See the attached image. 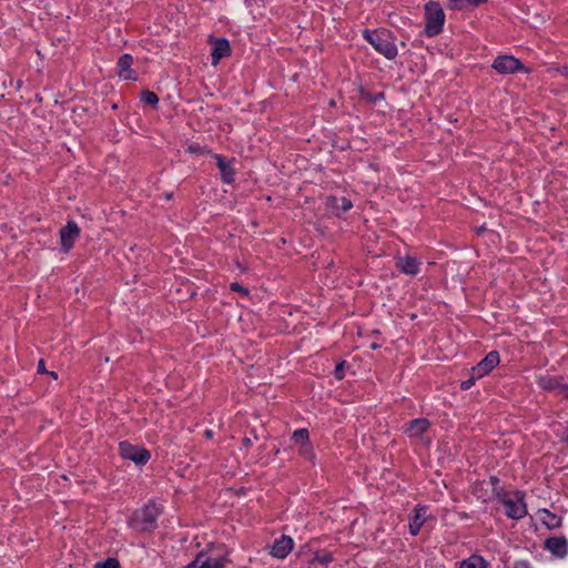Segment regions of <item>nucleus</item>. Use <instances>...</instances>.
Segmentation results:
<instances>
[{
  "label": "nucleus",
  "instance_id": "nucleus-1",
  "mask_svg": "<svg viewBox=\"0 0 568 568\" xmlns=\"http://www.w3.org/2000/svg\"><path fill=\"white\" fill-rule=\"evenodd\" d=\"M363 38L387 60H394L398 50L395 44L394 34L386 29H364L362 32Z\"/></svg>",
  "mask_w": 568,
  "mask_h": 568
},
{
  "label": "nucleus",
  "instance_id": "nucleus-2",
  "mask_svg": "<svg viewBox=\"0 0 568 568\" xmlns=\"http://www.w3.org/2000/svg\"><path fill=\"white\" fill-rule=\"evenodd\" d=\"M161 509L151 500L138 509L129 520V526L139 532H151L158 528Z\"/></svg>",
  "mask_w": 568,
  "mask_h": 568
},
{
  "label": "nucleus",
  "instance_id": "nucleus-3",
  "mask_svg": "<svg viewBox=\"0 0 568 568\" xmlns=\"http://www.w3.org/2000/svg\"><path fill=\"white\" fill-rule=\"evenodd\" d=\"M425 27L424 34L428 38L438 36L444 28L445 12L440 4L435 1H429L425 4Z\"/></svg>",
  "mask_w": 568,
  "mask_h": 568
},
{
  "label": "nucleus",
  "instance_id": "nucleus-4",
  "mask_svg": "<svg viewBox=\"0 0 568 568\" xmlns=\"http://www.w3.org/2000/svg\"><path fill=\"white\" fill-rule=\"evenodd\" d=\"M497 500L506 508L505 514L510 519L519 520L527 515L525 494L520 490L505 491Z\"/></svg>",
  "mask_w": 568,
  "mask_h": 568
},
{
  "label": "nucleus",
  "instance_id": "nucleus-5",
  "mask_svg": "<svg viewBox=\"0 0 568 568\" xmlns=\"http://www.w3.org/2000/svg\"><path fill=\"white\" fill-rule=\"evenodd\" d=\"M119 455L136 466H144L151 459V453L143 446L133 445L128 440L119 443Z\"/></svg>",
  "mask_w": 568,
  "mask_h": 568
},
{
  "label": "nucleus",
  "instance_id": "nucleus-6",
  "mask_svg": "<svg viewBox=\"0 0 568 568\" xmlns=\"http://www.w3.org/2000/svg\"><path fill=\"white\" fill-rule=\"evenodd\" d=\"M491 68L499 74H514L517 72H527V68L523 62L514 55H498L493 61Z\"/></svg>",
  "mask_w": 568,
  "mask_h": 568
},
{
  "label": "nucleus",
  "instance_id": "nucleus-7",
  "mask_svg": "<svg viewBox=\"0 0 568 568\" xmlns=\"http://www.w3.org/2000/svg\"><path fill=\"white\" fill-rule=\"evenodd\" d=\"M536 384L542 390L555 392L568 399V384L562 383L561 376L540 374L536 376Z\"/></svg>",
  "mask_w": 568,
  "mask_h": 568
},
{
  "label": "nucleus",
  "instance_id": "nucleus-8",
  "mask_svg": "<svg viewBox=\"0 0 568 568\" xmlns=\"http://www.w3.org/2000/svg\"><path fill=\"white\" fill-rule=\"evenodd\" d=\"M80 233V227L73 220L68 221L67 224L60 229L59 234L61 250L64 253H68L74 246V243L79 239Z\"/></svg>",
  "mask_w": 568,
  "mask_h": 568
},
{
  "label": "nucleus",
  "instance_id": "nucleus-9",
  "mask_svg": "<svg viewBox=\"0 0 568 568\" xmlns=\"http://www.w3.org/2000/svg\"><path fill=\"white\" fill-rule=\"evenodd\" d=\"M215 160L216 166L220 170L221 180L224 184H232L235 181L236 171L233 166L235 163V159L232 158L227 160L222 154L214 153L212 154Z\"/></svg>",
  "mask_w": 568,
  "mask_h": 568
},
{
  "label": "nucleus",
  "instance_id": "nucleus-10",
  "mask_svg": "<svg viewBox=\"0 0 568 568\" xmlns=\"http://www.w3.org/2000/svg\"><path fill=\"white\" fill-rule=\"evenodd\" d=\"M544 549L552 556L564 559L568 555V539L565 536H552L545 540Z\"/></svg>",
  "mask_w": 568,
  "mask_h": 568
},
{
  "label": "nucleus",
  "instance_id": "nucleus-11",
  "mask_svg": "<svg viewBox=\"0 0 568 568\" xmlns=\"http://www.w3.org/2000/svg\"><path fill=\"white\" fill-rule=\"evenodd\" d=\"M500 362L497 351H490L476 366L471 368L475 377H484L488 375Z\"/></svg>",
  "mask_w": 568,
  "mask_h": 568
},
{
  "label": "nucleus",
  "instance_id": "nucleus-12",
  "mask_svg": "<svg viewBox=\"0 0 568 568\" xmlns=\"http://www.w3.org/2000/svg\"><path fill=\"white\" fill-rule=\"evenodd\" d=\"M420 260L412 255L397 256L395 260L396 268L409 276H416L420 272Z\"/></svg>",
  "mask_w": 568,
  "mask_h": 568
},
{
  "label": "nucleus",
  "instance_id": "nucleus-13",
  "mask_svg": "<svg viewBox=\"0 0 568 568\" xmlns=\"http://www.w3.org/2000/svg\"><path fill=\"white\" fill-rule=\"evenodd\" d=\"M133 57L130 53H123L119 57L116 68L118 74L123 80L136 81L138 72L132 69Z\"/></svg>",
  "mask_w": 568,
  "mask_h": 568
},
{
  "label": "nucleus",
  "instance_id": "nucleus-14",
  "mask_svg": "<svg viewBox=\"0 0 568 568\" xmlns=\"http://www.w3.org/2000/svg\"><path fill=\"white\" fill-rule=\"evenodd\" d=\"M294 547V540L291 536L282 535L275 539L270 554L277 559H284L292 551Z\"/></svg>",
  "mask_w": 568,
  "mask_h": 568
},
{
  "label": "nucleus",
  "instance_id": "nucleus-15",
  "mask_svg": "<svg viewBox=\"0 0 568 568\" xmlns=\"http://www.w3.org/2000/svg\"><path fill=\"white\" fill-rule=\"evenodd\" d=\"M231 45L226 38H216L212 42L211 61L216 65L222 59L231 55Z\"/></svg>",
  "mask_w": 568,
  "mask_h": 568
},
{
  "label": "nucleus",
  "instance_id": "nucleus-16",
  "mask_svg": "<svg viewBox=\"0 0 568 568\" xmlns=\"http://www.w3.org/2000/svg\"><path fill=\"white\" fill-rule=\"evenodd\" d=\"M194 559H199V568H225L226 565L231 562L227 554L217 557H209L204 550L200 551Z\"/></svg>",
  "mask_w": 568,
  "mask_h": 568
},
{
  "label": "nucleus",
  "instance_id": "nucleus-17",
  "mask_svg": "<svg viewBox=\"0 0 568 568\" xmlns=\"http://www.w3.org/2000/svg\"><path fill=\"white\" fill-rule=\"evenodd\" d=\"M429 426L430 423L427 418H415L408 423L405 433L410 438H420L428 430Z\"/></svg>",
  "mask_w": 568,
  "mask_h": 568
},
{
  "label": "nucleus",
  "instance_id": "nucleus-18",
  "mask_svg": "<svg viewBox=\"0 0 568 568\" xmlns=\"http://www.w3.org/2000/svg\"><path fill=\"white\" fill-rule=\"evenodd\" d=\"M425 515H426V507L417 505L414 508V515L409 519V525H408L409 534L412 536H417L419 534L420 528L425 523Z\"/></svg>",
  "mask_w": 568,
  "mask_h": 568
},
{
  "label": "nucleus",
  "instance_id": "nucleus-19",
  "mask_svg": "<svg viewBox=\"0 0 568 568\" xmlns=\"http://www.w3.org/2000/svg\"><path fill=\"white\" fill-rule=\"evenodd\" d=\"M537 515L541 524L549 530L557 529L562 525V518L546 508L539 509Z\"/></svg>",
  "mask_w": 568,
  "mask_h": 568
},
{
  "label": "nucleus",
  "instance_id": "nucleus-20",
  "mask_svg": "<svg viewBox=\"0 0 568 568\" xmlns=\"http://www.w3.org/2000/svg\"><path fill=\"white\" fill-rule=\"evenodd\" d=\"M328 205L334 210L336 216H341L353 207V203L349 199L345 196L337 197L335 195L328 197Z\"/></svg>",
  "mask_w": 568,
  "mask_h": 568
},
{
  "label": "nucleus",
  "instance_id": "nucleus-21",
  "mask_svg": "<svg viewBox=\"0 0 568 568\" xmlns=\"http://www.w3.org/2000/svg\"><path fill=\"white\" fill-rule=\"evenodd\" d=\"M487 561L479 555H471L467 559H464L459 568H487Z\"/></svg>",
  "mask_w": 568,
  "mask_h": 568
},
{
  "label": "nucleus",
  "instance_id": "nucleus-22",
  "mask_svg": "<svg viewBox=\"0 0 568 568\" xmlns=\"http://www.w3.org/2000/svg\"><path fill=\"white\" fill-rule=\"evenodd\" d=\"M291 440L296 445L297 447L301 445H304L310 440V432L307 428H298L295 429L291 436Z\"/></svg>",
  "mask_w": 568,
  "mask_h": 568
},
{
  "label": "nucleus",
  "instance_id": "nucleus-23",
  "mask_svg": "<svg viewBox=\"0 0 568 568\" xmlns=\"http://www.w3.org/2000/svg\"><path fill=\"white\" fill-rule=\"evenodd\" d=\"M297 453L303 458L310 460L313 465L315 464V452L311 442L297 447Z\"/></svg>",
  "mask_w": 568,
  "mask_h": 568
},
{
  "label": "nucleus",
  "instance_id": "nucleus-24",
  "mask_svg": "<svg viewBox=\"0 0 568 568\" xmlns=\"http://www.w3.org/2000/svg\"><path fill=\"white\" fill-rule=\"evenodd\" d=\"M361 98L367 103L376 104L385 99V94L384 92H369L366 90H361Z\"/></svg>",
  "mask_w": 568,
  "mask_h": 568
},
{
  "label": "nucleus",
  "instance_id": "nucleus-25",
  "mask_svg": "<svg viewBox=\"0 0 568 568\" xmlns=\"http://www.w3.org/2000/svg\"><path fill=\"white\" fill-rule=\"evenodd\" d=\"M140 100L143 103L151 105L153 108H156L159 104V101H160L158 94H155L154 92L149 91V90L141 91Z\"/></svg>",
  "mask_w": 568,
  "mask_h": 568
},
{
  "label": "nucleus",
  "instance_id": "nucleus-26",
  "mask_svg": "<svg viewBox=\"0 0 568 568\" xmlns=\"http://www.w3.org/2000/svg\"><path fill=\"white\" fill-rule=\"evenodd\" d=\"M447 8L449 10L466 11L474 8L469 0H448Z\"/></svg>",
  "mask_w": 568,
  "mask_h": 568
},
{
  "label": "nucleus",
  "instance_id": "nucleus-27",
  "mask_svg": "<svg viewBox=\"0 0 568 568\" xmlns=\"http://www.w3.org/2000/svg\"><path fill=\"white\" fill-rule=\"evenodd\" d=\"M334 560L332 552L323 551L316 552L315 556L310 560V564L318 562L321 565L327 566Z\"/></svg>",
  "mask_w": 568,
  "mask_h": 568
},
{
  "label": "nucleus",
  "instance_id": "nucleus-28",
  "mask_svg": "<svg viewBox=\"0 0 568 568\" xmlns=\"http://www.w3.org/2000/svg\"><path fill=\"white\" fill-rule=\"evenodd\" d=\"M346 367H348V363L344 359L336 364L333 375L337 381H343L345 378Z\"/></svg>",
  "mask_w": 568,
  "mask_h": 568
},
{
  "label": "nucleus",
  "instance_id": "nucleus-29",
  "mask_svg": "<svg viewBox=\"0 0 568 568\" xmlns=\"http://www.w3.org/2000/svg\"><path fill=\"white\" fill-rule=\"evenodd\" d=\"M489 483L491 485L494 498L499 499L500 494H505V491H506L500 488L499 478L497 476H490Z\"/></svg>",
  "mask_w": 568,
  "mask_h": 568
},
{
  "label": "nucleus",
  "instance_id": "nucleus-30",
  "mask_svg": "<svg viewBox=\"0 0 568 568\" xmlns=\"http://www.w3.org/2000/svg\"><path fill=\"white\" fill-rule=\"evenodd\" d=\"M94 568H120V562L116 558H106L103 561H98Z\"/></svg>",
  "mask_w": 568,
  "mask_h": 568
},
{
  "label": "nucleus",
  "instance_id": "nucleus-31",
  "mask_svg": "<svg viewBox=\"0 0 568 568\" xmlns=\"http://www.w3.org/2000/svg\"><path fill=\"white\" fill-rule=\"evenodd\" d=\"M186 151L191 154H196V155H201V154H210L211 151L205 148V146H202L200 145L199 143H191Z\"/></svg>",
  "mask_w": 568,
  "mask_h": 568
},
{
  "label": "nucleus",
  "instance_id": "nucleus-32",
  "mask_svg": "<svg viewBox=\"0 0 568 568\" xmlns=\"http://www.w3.org/2000/svg\"><path fill=\"white\" fill-rule=\"evenodd\" d=\"M477 379H479V377H475V374L471 372V376L460 383V389H470Z\"/></svg>",
  "mask_w": 568,
  "mask_h": 568
},
{
  "label": "nucleus",
  "instance_id": "nucleus-33",
  "mask_svg": "<svg viewBox=\"0 0 568 568\" xmlns=\"http://www.w3.org/2000/svg\"><path fill=\"white\" fill-rule=\"evenodd\" d=\"M230 290L232 292L241 293L244 296L248 295V290L246 287H244L242 284L237 283V282L231 283L230 284Z\"/></svg>",
  "mask_w": 568,
  "mask_h": 568
},
{
  "label": "nucleus",
  "instance_id": "nucleus-34",
  "mask_svg": "<svg viewBox=\"0 0 568 568\" xmlns=\"http://www.w3.org/2000/svg\"><path fill=\"white\" fill-rule=\"evenodd\" d=\"M513 568H532V566L527 560H518L514 564Z\"/></svg>",
  "mask_w": 568,
  "mask_h": 568
},
{
  "label": "nucleus",
  "instance_id": "nucleus-35",
  "mask_svg": "<svg viewBox=\"0 0 568 568\" xmlns=\"http://www.w3.org/2000/svg\"><path fill=\"white\" fill-rule=\"evenodd\" d=\"M199 559L192 560L189 565H186L184 568H199Z\"/></svg>",
  "mask_w": 568,
  "mask_h": 568
},
{
  "label": "nucleus",
  "instance_id": "nucleus-36",
  "mask_svg": "<svg viewBox=\"0 0 568 568\" xmlns=\"http://www.w3.org/2000/svg\"><path fill=\"white\" fill-rule=\"evenodd\" d=\"M469 1L474 8L487 2V0H469Z\"/></svg>",
  "mask_w": 568,
  "mask_h": 568
},
{
  "label": "nucleus",
  "instance_id": "nucleus-37",
  "mask_svg": "<svg viewBox=\"0 0 568 568\" xmlns=\"http://www.w3.org/2000/svg\"><path fill=\"white\" fill-rule=\"evenodd\" d=\"M45 368H44V362L43 359H41L39 363H38V373H45Z\"/></svg>",
  "mask_w": 568,
  "mask_h": 568
},
{
  "label": "nucleus",
  "instance_id": "nucleus-38",
  "mask_svg": "<svg viewBox=\"0 0 568 568\" xmlns=\"http://www.w3.org/2000/svg\"><path fill=\"white\" fill-rule=\"evenodd\" d=\"M242 444L245 447H250V446H252V439L250 437H245V438H243Z\"/></svg>",
  "mask_w": 568,
  "mask_h": 568
},
{
  "label": "nucleus",
  "instance_id": "nucleus-39",
  "mask_svg": "<svg viewBox=\"0 0 568 568\" xmlns=\"http://www.w3.org/2000/svg\"><path fill=\"white\" fill-rule=\"evenodd\" d=\"M379 347H381V345H379V344H377V343H373V344L371 345V348H372V349H378Z\"/></svg>",
  "mask_w": 568,
  "mask_h": 568
},
{
  "label": "nucleus",
  "instance_id": "nucleus-40",
  "mask_svg": "<svg viewBox=\"0 0 568 568\" xmlns=\"http://www.w3.org/2000/svg\"><path fill=\"white\" fill-rule=\"evenodd\" d=\"M50 375H51V377H53L55 379L58 378V374L55 372H50Z\"/></svg>",
  "mask_w": 568,
  "mask_h": 568
},
{
  "label": "nucleus",
  "instance_id": "nucleus-41",
  "mask_svg": "<svg viewBox=\"0 0 568 568\" xmlns=\"http://www.w3.org/2000/svg\"><path fill=\"white\" fill-rule=\"evenodd\" d=\"M205 435H206V437H212V432L211 430H206Z\"/></svg>",
  "mask_w": 568,
  "mask_h": 568
},
{
  "label": "nucleus",
  "instance_id": "nucleus-42",
  "mask_svg": "<svg viewBox=\"0 0 568 568\" xmlns=\"http://www.w3.org/2000/svg\"><path fill=\"white\" fill-rule=\"evenodd\" d=\"M564 69H565L564 74H565V75H568V68H567V67H565Z\"/></svg>",
  "mask_w": 568,
  "mask_h": 568
},
{
  "label": "nucleus",
  "instance_id": "nucleus-43",
  "mask_svg": "<svg viewBox=\"0 0 568 568\" xmlns=\"http://www.w3.org/2000/svg\"><path fill=\"white\" fill-rule=\"evenodd\" d=\"M165 197H166V199H171V197H172V194H171V193H170V194H166V195H165Z\"/></svg>",
  "mask_w": 568,
  "mask_h": 568
},
{
  "label": "nucleus",
  "instance_id": "nucleus-44",
  "mask_svg": "<svg viewBox=\"0 0 568 568\" xmlns=\"http://www.w3.org/2000/svg\"><path fill=\"white\" fill-rule=\"evenodd\" d=\"M564 440H565V443H567V444H568V434L566 435V437H565V439H564Z\"/></svg>",
  "mask_w": 568,
  "mask_h": 568
},
{
  "label": "nucleus",
  "instance_id": "nucleus-45",
  "mask_svg": "<svg viewBox=\"0 0 568 568\" xmlns=\"http://www.w3.org/2000/svg\"><path fill=\"white\" fill-rule=\"evenodd\" d=\"M373 333H374V335H377V334H379V331L376 329Z\"/></svg>",
  "mask_w": 568,
  "mask_h": 568
}]
</instances>
